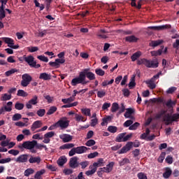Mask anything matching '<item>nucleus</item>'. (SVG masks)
<instances>
[{"mask_svg": "<svg viewBox=\"0 0 179 179\" xmlns=\"http://www.w3.org/2000/svg\"><path fill=\"white\" fill-rule=\"evenodd\" d=\"M87 79L90 80H96V74L90 71V68L84 69L79 73L78 77L74 78L71 80V85L76 86L77 85H87L89 80L86 81Z\"/></svg>", "mask_w": 179, "mask_h": 179, "instance_id": "obj_1", "label": "nucleus"}, {"mask_svg": "<svg viewBox=\"0 0 179 179\" xmlns=\"http://www.w3.org/2000/svg\"><path fill=\"white\" fill-rule=\"evenodd\" d=\"M137 65H145L146 68H158L159 61L157 59L149 60L148 59L143 58L137 60Z\"/></svg>", "mask_w": 179, "mask_h": 179, "instance_id": "obj_2", "label": "nucleus"}, {"mask_svg": "<svg viewBox=\"0 0 179 179\" xmlns=\"http://www.w3.org/2000/svg\"><path fill=\"white\" fill-rule=\"evenodd\" d=\"M179 113H174L171 115L169 113L166 114L164 117V121L166 122V125H170L173 122H178Z\"/></svg>", "mask_w": 179, "mask_h": 179, "instance_id": "obj_3", "label": "nucleus"}, {"mask_svg": "<svg viewBox=\"0 0 179 179\" xmlns=\"http://www.w3.org/2000/svg\"><path fill=\"white\" fill-rule=\"evenodd\" d=\"M70 121L68 120V117H63L60 118V120L54 124L53 127H56V128H61V129H66L69 127Z\"/></svg>", "mask_w": 179, "mask_h": 179, "instance_id": "obj_4", "label": "nucleus"}, {"mask_svg": "<svg viewBox=\"0 0 179 179\" xmlns=\"http://www.w3.org/2000/svg\"><path fill=\"white\" fill-rule=\"evenodd\" d=\"M36 145V141H24L22 145H19V149H27V150H30V149H34Z\"/></svg>", "mask_w": 179, "mask_h": 179, "instance_id": "obj_5", "label": "nucleus"}, {"mask_svg": "<svg viewBox=\"0 0 179 179\" xmlns=\"http://www.w3.org/2000/svg\"><path fill=\"white\" fill-rule=\"evenodd\" d=\"M21 86L27 87L30 85V82L33 80V78L29 73H24L22 76Z\"/></svg>", "mask_w": 179, "mask_h": 179, "instance_id": "obj_6", "label": "nucleus"}, {"mask_svg": "<svg viewBox=\"0 0 179 179\" xmlns=\"http://www.w3.org/2000/svg\"><path fill=\"white\" fill-rule=\"evenodd\" d=\"M127 133H121L117 135L116 137L117 142H127V141H129L131 138H132V134H127Z\"/></svg>", "mask_w": 179, "mask_h": 179, "instance_id": "obj_7", "label": "nucleus"}, {"mask_svg": "<svg viewBox=\"0 0 179 179\" xmlns=\"http://www.w3.org/2000/svg\"><path fill=\"white\" fill-rule=\"evenodd\" d=\"M79 158L78 157H71L69 160V165L71 169H78L79 167Z\"/></svg>", "mask_w": 179, "mask_h": 179, "instance_id": "obj_8", "label": "nucleus"}, {"mask_svg": "<svg viewBox=\"0 0 179 179\" xmlns=\"http://www.w3.org/2000/svg\"><path fill=\"white\" fill-rule=\"evenodd\" d=\"M59 64H65V59H56L55 62H49V65L52 68H59Z\"/></svg>", "mask_w": 179, "mask_h": 179, "instance_id": "obj_9", "label": "nucleus"}, {"mask_svg": "<svg viewBox=\"0 0 179 179\" xmlns=\"http://www.w3.org/2000/svg\"><path fill=\"white\" fill-rule=\"evenodd\" d=\"M134 148V142H128L119 152L120 154L127 153V152H129L131 149Z\"/></svg>", "mask_w": 179, "mask_h": 179, "instance_id": "obj_10", "label": "nucleus"}, {"mask_svg": "<svg viewBox=\"0 0 179 179\" xmlns=\"http://www.w3.org/2000/svg\"><path fill=\"white\" fill-rule=\"evenodd\" d=\"M23 58L24 61L27 62V64H28L30 68H31L33 65L36 63V61L34 60V57H33L32 55H24Z\"/></svg>", "mask_w": 179, "mask_h": 179, "instance_id": "obj_11", "label": "nucleus"}, {"mask_svg": "<svg viewBox=\"0 0 179 179\" xmlns=\"http://www.w3.org/2000/svg\"><path fill=\"white\" fill-rule=\"evenodd\" d=\"M29 156L30 155L28 154L21 155L15 159V162L16 163H27Z\"/></svg>", "mask_w": 179, "mask_h": 179, "instance_id": "obj_12", "label": "nucleus"}, {"mask_svg": "<svg viewBox=\"0 0 179 179\" xmlns=\"http://www.w3.org/2000/svg\"><path fill=\"white\" fill-rule=\"evenodd\" d=\"M148 29L150 30H157L159 31L160 30H166L167 29H171V25L170 24H165V25H159L155 27H148Z\"/></svg>", "mask_w": 179, "mask_h": 179, "instance_id": "obj_13", "label": "nucleus"}, {"mask_svg": "<svg viewBox=\"0 0 179 179\" xmlns=\"http://www.w3.org/2000/svg\"><path fill=\"white\" fill-rule=\"evenodd\" d=\"M55 135V132L54 131H49L44 134V139L43 141V143H50L51 141L50 138H52Z\"/></svg>", "mask_w": 179, "mask_h": 179, "instance_id": "obj_14", "label": "nucleus"}, {"mask_svg": "<svg viewBox=\"0 0 179 179\" xmlns=\"http://www.w3.org/2000/svg\"><path fill=\"white\" fill-rule=\"evenodd\" d=\"M113 167L114 162H111L108 165H106V167L100 168L99 170H101V171H103V173H111V171H113Z\"/></svg>", "mask_w": 179, "mask_h": 179, "instance_id": "obj_15", "label": "nucleus"}, {"mask_svg": "<svg viewBox=\"0 0 179 179\" xmlns=\"http://www.w3.org/2000/svg\"><path fill=\"white\" fill-rule=\"evenodd\" d=\"M41 127H43V122L41 120H36L32 124L31 131L34 132L36 129H38V128H41Z\"/></svg>", "mask_w": 179, "mask_h": 179, "instance_id": "obj_16", "label": "nucleus"}, {"mask_svg": "<svg viewBox=\"0 0 179 179\" xmlns=\"http://www.w3.org/2000/svg\"><path fill=\"white\" fill-rule=\"evenodd\" d=\"M29 162L31 164L34 163H36V164H40V163H41V157H33L32 155H29Z\"/></svg>", "mask_w": 179, "mask_h": 179, "instance_id": "obj_17", "label": "nucleus"}, {"mask_svg": "<svg viewBox=\"0 0 179 179\" xmlns=\"http://www.w3.org/2000/svg\"><path fill=\"white\" fill-rule=\"evenodd\" d=\"M87 150H90V148L86 146H79L76 148V152L77 155H82V153H86V151Z\"/></svg>", "mask_w": 179, "mask_h": 179, "instance_id": "obj_18", "label": "nucleus"}, {"mask_svg": "<svg viewBox=\"0 0 179 179\" xmlns=\"http://www.w3.org/2000/svg\"><path fill=\"white\" fill-rule=\"evenodd\" d=\"M60 139L64 142V143H66V142H71L72 141L73 137L69 134H62L59 135Z\"/></svg>", "mask_w": 179, "mask_h": 179, "instance_id": "obj_19", "label": "nucleus"}, {"mask_svg": "<svg viewBox=\"0 0 179 179\" xmlns=\"http://www.w3.org/2000/svg\"><path fill=\"white\" fill-rule=\"evenodd\" d=\"M68 162V159H66V157L65 156H61L58 160L57 161V163L58 166H62L65 163Z\"/></svg>", "mask_w": 179, "mask_h": 179, "instance_id": "obj_20", "label": "nucleus"}, {"mask_svg": "<svg viewBox=\"0 0 179 179\" xmlns=\"http://www.w3.org/2000/svg\"><path fill=\"white\" fill-rule=\"evenodd\" d=\"M108 31L106 29H100L96 34L97 37H100V38H107V34Z\"/></svg>", "mask_w": 179, "mask_h": 179, "instance_id": "obj_21", "label": "nucleus"}, {"mask_svg": "<svg viewBox=\"0 0 179 179\" xmlns=\"http://www.w3.org/2000/svg\"><path fill=\"white\" fill-rule=\"evenodd\" d=\"M39 79H43V80H50L51 74L47 73H41L39 76Z\"/></svg>", "mask_w": 179, "mask_h": 179, "instance_id": "obj_22", "label": "nucleus"}, {"mask_svg": "<svg viewBox=\"0 0 179 179\" xmlns=\"http://www.w3.org/2000/svg\"><path fill=\"white\" fill-rule=\"evenodd\" d=\"M126 41H127V43H136L138 40V38H136L135 36L131 35L129 36H127L125 38Z\"/></svg>", "mask_w": 179, "mask_h": 179, "instance_id": "obj_23", "label": "nucleus"}, {"mask_svg": "<svg viewBox=\"0 0 179 179\" xmlns=\"http://www.w3.org/2000/svg\"><path fill=\"white\" fill-rule=\"evenodd\" d=\"M146 85H148V87L153 90L156 89V84L155 83V80L153 79H150L145 82Z\"/></svg>", "mask_w": 179, "mask_h": 179, "instance_id": "obj_24", "label": "nucleus"}, {"mask_svg": "<svg viewBox=\"0 0 179 179\" xmlns=\"http://www.w3.org/2000/svg\"><path fill=\"white\" fill-rule=\"evenodd\" d=\"M141 55H142V52L141 51L136 52L131 56V59L133 62H135L138 58L141 57Z\"/></svg>", "mask_w": 179, "mask_h": 179, "instance_id": "obj_25", "label": "nucleus"}, {"mask_svg": "<svg viewBox=\"0 0 179 179\" xmlns=\"http://www.w3.org/2000/svg\"><path fill=\"white\" fill-rule=\"evenodd\" d=\"M173 174V171L170 168H166L165 172L163 173L164 178H170V176Z\"/></svg>", "mask_w": 179, "mask_h": 179, "instance_id": "obj_26", "label": "nucleus"}, {"mask_svg": "<svg viewBox=\"0 0 179 179\" xmlns=\"http://www.w3.org/2000/svg\"><path fill=\"white\" fill-rule=\"evenodd\" d=\"M12 99V94H3L1 100V101H8V100H10Z\"/></svg>", "mask_w": 179, "mask_h": 179, "instance_id": "obj_27", "label": "nucleus"}, {"mask_svg": "<svg viewBox=\"0 0 179 179\" xmlns=\"http://www.w3.org/2000/svg\"><path fill=\"white\" fill-rule=\"evenodd\" d=\"M111 120H113V117H111V116H107L106 117H103L102 119V122L101 123V127H104L106 124H108V122H110Z\"/></svg>", "mask_w": 179, "mask_h": 179, "instance_id": "obj_28", "label": "nucleus"}, {"mask_svg": "<svg viewBox=\"0 0 179 179\" xmlns=\"http://www.w3.org/2000/svg\"><path fill=\"white\" fill-rule=\"evenodd\" d=\"M17 96H18V97H27V96H29V94H27V92H26L23 90H18Z\"/></svg>", "mask_w": 179, "mask_h": 179, "instance_id": "obj_29", "label": "nucleus"}, {"mask_svg": "<svg viewBox=\"0 0 179 179\" xmlns=\"http://www.w3.org/2000/svg\"><path fill=\"white\" fill-rule=\"evenodd\" d=\"M90 169H92V170L87 171L85 172V174L89 177L90 176H93L96 171H97V168H93V166H90Z\"/></svg>", "mask_w": 179, "mask_h": 179, "instance_id": "obj_30", "label": "nucleus"}, {"mask_svg": "<svg viewBox=\"0 0 179 179\" xmlns=\"http://www.w3.org/2000/svg\"><path fill=\"white\" fill-rule=\"evenodd\" d=\"M31 174H34V169L31 168L26 169L24 172V176H25V177H29V176H31Z\"/></svg>", "mask_w": 179, "mask_h": 179, "instance_id": "obj_31", "label": "nucleus"}, {"mask_svg": "<svg viewBox=\"0 0 179 179\" xmlns=\"http://www.w3.org/2000/svg\"><path fill=\"white\" fill-rule=\"evenodd\" d=\"M5 111H6L7 113H10V111H12V108L8 106L1 107V108H0V115L3 114Z\"/></svg>", "mask_w": 179, "mask_h": 179, "instance_id": "obj_32", "label": "nucleus"}, {"mask_svg": "<svg viewBox=\"0 0 179 179\" xmlns=\"http://www.w3.org/2000/svg\"><path fill=\"white\" fill-rule=\"evenodd\" d=\"M75 146V144L73 143H67L64 144L63 145L60 146V149L65 150V149H73V148Z\"/></svg>", "mask_w": 179, "mask_h": 179, "instance_id": "obj_33", "label": "nucleus"}, {"mask_svg": "<svg viewBox=\"0 0 179 179\" xmlns=\"http://www.w3.org/2000/svg\"><path fill=\"white\" fill-rule=\"evenodd\" d=\"M162 41L160 40L158 41H152L149 45L150 47H157V45H160L162 44Z\"/></svg>", "mask_w": 179, "mask_h": 179, "instance_id": "obj_34", "label": "nucleus"}, {"mask_svg": "<svg viewBox=\"0 0 179 179\" xmlns=\"http://www.w3.org/2000/svg\"><path fill=\"white\" fill-rule=\"evenodd\" d=\"M81 113H83L84 115H86L87 117H92L90 108H83L81 109Z\"/></svg>", "mask_w": 179, "mask_h": 179, "instance_id": "obj_35", "label": "nucleus"}, {"mask_svg": "<svg viewBox=\"0 0 179 179\" xmlns=\"http://www.w3.org/2000/svg\"><path fill=\"white\" fill-rule=\"evenodd\" d=\"M45 173V169H41V171H38L36 172V173L34 176V178L36 179H40V177L43 176V174Z\"/></svg>", "mask_w": 179, "mask_h": 179, "instance_id": "obj_36", "label": "nucleus"}, {"mask_svg": "<svg viewBox=\"0 0 179 179\" xmlns=\"http://www.w3.org/2000/svg\"><path fill=\"white\" fill-rule=\"evenodd\" d=\"M2 40L4 41V43H6V44H8V47H9L10 44L12 45L15 44L13 43V39L10 38H2Z\"/></svg>", "mask_w": 179, "mask_h": 179, "instance_id": "obj_37", "label": "nucleus"}, {"mask_svg": "<svg viewBox=\"0 0 179 179\" xmlns=\"http://www.w3.org/2000/svg\"><path fill=\"white\" fill-rule=\"evenodd\" d=\"M57 110V106H51L46 114L47 115H52V114H54V113H55Z\"/></svg>", "mask_w": 179, "mask_h": 179, "instance_id": "obj_38", "label": "nucleus"}, {"mask_svg": "<svg viewBox=\"0 0 179 179\" xmlns=\"http://www.w3.org/2000/svg\"><path fill=\"white\" fill-rule=\"evenodd\" d=\"M162 52H163V51L162 50V49H159L158 50L151 51L150 54H151L152 57H157V56L160 55Z\"/></svg>", "mask_w": 179, "mask_h": 179, "instance_id": "obj_39", "label": "nucleus"}, {"mask_svg": "<svg viewBox=\"0 0 179 179\" xmlns=\"http://www.w3.org/2000/svg\"><path fill=\"white\" fill-rule=\"evenodd\" d=\"M37 100H38V97L36 95H35V96H33L32 99H31L29 101V102L31 104H32L33 106H36V104H37V103H38V101Z\"/></svg>", "mask_w": 179, "mask_h": 179, "instance_id": "obj_40", "label": "nucleus"}, {"mask_svg": "<svg viewBox=\"0 0 179 179\" xmlns=\"http://www.w3.org/2000/svg\"><path fill=\"white\" fill-rule=\"evenodd\" d=\"M62 103H64V104H68L69 103H72V101H75V99H73V97L70 96L68 99H62Z\"/></svg>", "mask_w": 179, "mask_h": 179, "instance_id": "obj_41", "label": "nucleus"}, {"mask_svg": "<svg viewBox=\"0 0 179 179\" xmlns=\"http://www.w3.org/2000/svg\"><path fill=\"white\" fill-rule=\"evenodd\" d=\"M120 108V106H118V103L117 102H115L112 104L111 107V112L112 113H117V110Z\"/></svg>", "mask_w": 179, "mask_h": 179, "instance_id": "obj_42", "label": "nucleus"}, {"mask_svg": "<svg viewBox=\"0 0 179 179\" xmlns=\"http://www.w3.org/2000/svg\"><path fill=\"white\" fill-rule=\"evenodd\" d=\"M108 132H110L111 134H115L117 131H118V128L115 126H109L108 127Z\"/></svg>", "mask_w": 179, "mask_h": 179, "instance_id": "obj_43", "label": "nucleus"}, {"mask_svg": "<svg viewBox=\"0 0 179 179\" xmlns=\"http://www.w3.org/2000/svg\"><path fill=\"white\" fill-rule=\"evenodd\" d=\"M15 110H23V108H24V104L20 103V102H17L15 104Z\"/></svg>", "mask_w": 179, "mask_h": 179, "instance_id": "obj_44", "label": "nucleus"}, {"mask_svg": "<svg viewBox=\"0 0 179 179\" xmlns=\"http://www.w3.org/2000/svg\"><path fill=\"white\" fill-rule=\"evenodd\" d=\"M135 86H136V83H135V76H134L131 78V81L129 83V89H131L132 87H135Z\"/></svg>", "mask_w": 179, "mask_h": 179, "instance_id": "obj_45", "label": "nucleus"}, {"mask_svg": "<svg viewBox=\"0 0 179 179\" xmlns=\"http://www.w3.org/2000/svg\"><path fill=\"white\" fill-rule=\"evenodd\" d=\"M27 50L28 52H36L38 51V47L37 46H31V47H28L27 48Z\"/></svg>", "mask_w": 179, "mask_h": 179, "instance_id": "obj_46", "label": "nucleus"}, {"mask_svg": "<svg viewBox=\"0 0 179 179\" xmlns=\"http://www.w3.org/2000/svg\"><path fill=\"white\" fill-rule=\"evenodd\" d=\"M140 125H141V124H139V122H135L134 124H131L129 127V129L130 131H135V130L138 129V127H139Z\"/></svg>", "mask_w": 179, "mask_h": 179, "instance_id": "obj_47", "label": "nucleus"}, {"mask_svg": "<svg viewBox=\"0 0 179 179\" xmlns=\"http://www.w3.org/2000/svg\"><path fill=\"white\" fill-rule=\"evenodd\" d=\"M36 145H35V147H34V148H36V149H38L39 150H42L43 148L44 149H45V150H47V145H44L43 144H39V143H37V141H36Z\"/></svg>", "mask_w": 179, "mask_h": 179, "instance_id": "obj_48", "label": "nucleus"}, {"mask_svg": "<svg viewBox=\"0 0 179 179\" xmlns=\"http://www.w3.org/2000/svg\"><path fill=\"white\" fill-rule=\"evenodd\" d=\"M176 101H173L171 99H169L166 103V106L168 108H173V106H176Z\"/></svg>", "mask_w": 179, "mask_h": 179, "instance_id": "obj_49", "label": "nucleus"}, {"mask_svg": "<svg viewBox=\"0 0 179 179\" xmlns=\"http://www.w3.org/2000/svg\"><path fill=\"white\" fill-rule=\"evenodd\" d=\"M17 72V69H12L10 71H7L5 72L6 76H10V75H13V73H16Z\"/></svg>", "mask_w": 179, "mask_h": 179, "instance_id": "obj_50", "label": "nucleus"}, {"mask_svg": "<svg viewBox=\"0 0 179 179\" xmlns=\"http://www.w3.org/2000/svg\"><path fill=\"white\" fill-rule=\"evenodd\" d=\"M95 73L99 76H104L106 72L101 69H95Z\"/></svg>", "mask_w": 179, "mask_h": 179, "instance_id": "obj_51", "label": "nucleus"}, {"mask_svg": "<svg viewBox=\"0 0 179 179\" xmlns=\"http://www.w3.org/2000/svg\"><path fill=\"white\" fill-rule=\"evenodd\" d=\"M94 145H96V141L93 140V139H90L88 140L86 143H85V146H94Z\"/></svg>", "mask_w": 179, "mask_h": 179, "instance_id": "obj_52", "label": "nucleus"}, {"mask_svg": "<svg viewBox=\"0 0 179 179\" xmlns=\"http://www.w3.org/2000/svg\"><path fill=\"white\" fill-rule=\"evenodd\" d=\"M13 121H19V120H22V115L20 113H15L13 117Z\"/></svg>", "mask_w": 179, "mask_h": 179, "instance_id": "obj_53", "label": "nucleus"}, {"mask_svg": "<svg viewBox=\"0 0 179 179\" xmlns=\"http://www.w3.org/2000/svg\"><path fill=\"white\" fill-rule=\"evenodd\" d=\"M36 114L38 117H44L45 115V109H39L37 110Z\"/></svg>", "mask_w": 179, "mask_h": 179, "instance_id": "obj_54", "label": "nucleus"}, {"mask_svg": "<svg viewBox=\"0 0 179 179\" xmlns=\"http://www.w3.org/2000/svg\"><path fill=\"white\" fill-rule=\"evenodd\" d=\"M38 59L40 61H42L43 62H48V57L44 56V55H39L37 56Z\"/></svg>", "mask_w": 179, "mask_h": 179, "instance_id": "obj_55", "label": "nucleus"}, {"mask_svg": "<svg viewBox=\"0 0 179 179\" xmlns=\"http://www.w3.org/2000/svg\"><path fill=\"white\" fill-rule=\"evenodd\" d=\"M106 94V93L104 90L97 92V97H99V99H103V97H104Z\"/></svg>", "mask_w": 179, "mask_h": 179, "instance_id": "obj_56", "label": "nucleus"}, {"mask_svg": "<svg viewBox=\"0 0 179 179\" xmlns=\"http://www.w3.org/2000/svg\"><path fill=\"white\" fill-rule=\"evenodd\" d=\"M134 124V121L129 120H127L124 124L123 126L125 127L126 128H128V127H131Z\"/></svg>", "mask_w": 179, "mask_h": 179, "instance_id": "obj_57", "label": "nucleus"}, {"mask_svg": "<svg viewBox=\"0 0 179 179\" xmlns=\"http://www.w3.org/2000/svg\"><path fill=\"white\" fill-rule=\"evenodd\" d=\"M164 157H166V152H163L161 153L160 156L158 158V162L159 163H163V160H164Z\"/></svg>", "mask_w": 179, "mask_h": 179, "instance_id": "obj_58", "label": "nucleus"}, {"mask_svg": "<svg viewBox=\"0 0 179 179\" xmlns=\"http://www.w3.org/2000/svg\"><path fill=\"white\" fill-rule=\"evenodd\" d=\"M99 156V152H94L89 154L87 155L88 159H94V157H97Z\"/></svg>", "mask_w": 179, "mask_h": 179, "instance_id": "obj_59", "label": "nucleus"}, {"mask_svg": "<svg viewBox=\"0 0 179 179\" xmlns=\"http://www.w3.org/2000/svg\"><path fill=\"white\" fill-rule=\"evenodd\" d=\"M127 163H131L129 162V159L128 158H124L122 161L119 162L120 166H124V164H127Z\"/></svg>", "mask_w": 179, "mask_h": 179, "instance_id": "obj_60", "label": "nucleus"}, {"mask_svg": "<svg viewBox=\"0 0 179 179\" xmlns=\"http://www.w3.org/2000/svg\"><path fill=\"white\" fill-rule=\"evenodd\" d=\"M137 177L139 179H148V176L144 173L140 172L137 174Z\"/></svg>", "mask_w": 179, "mask_h": 179, "instance_id": "obj_61", "label": "nucleus"}, {"mask_svg": "<svg viewBox=\"0 0 179 179\" xmlns=\"http://www.w3.org/2000/svg\"><path fill=\"white\" fill-rule=\"evenodd\" d=\"M79 166H81V168L85 169L86 167H87V166H89V162L87 161L82 162L79 163Z\"/></svg>", "mask_w": 179, "mask_h": 179, "instance_id": "obj_62", "label": "nucleus"}, {"mask_svg": "<svg viewBox=\"0 0 179 179\" xmlns=\"http://www.w3.org/2000/svg\"><path fill=\"white\" fill-rule=\"evenodd\" d=\"M9 155H13V156H17L19 155L20 152L17 150H10L8 151Z\"/></svg>", "mask_w": 179, "mask_h": 179, "instance_id": "obj_63", "label": "nucleus"}, {"mask_svg": "<svg viewBox=\"0 0 179 179\" xmlns=\"http://www.w3.org/2000/svg\"><path fill=\"white\" fill-rule=\"evenodd\" d=\"M165 160L168 164H173V157L171 155H168Z\"/></svg>", "mask_w": 179, "mask_h": 179, "instance_id": "obj_64", "label": "nucleus"}]
</instances>
